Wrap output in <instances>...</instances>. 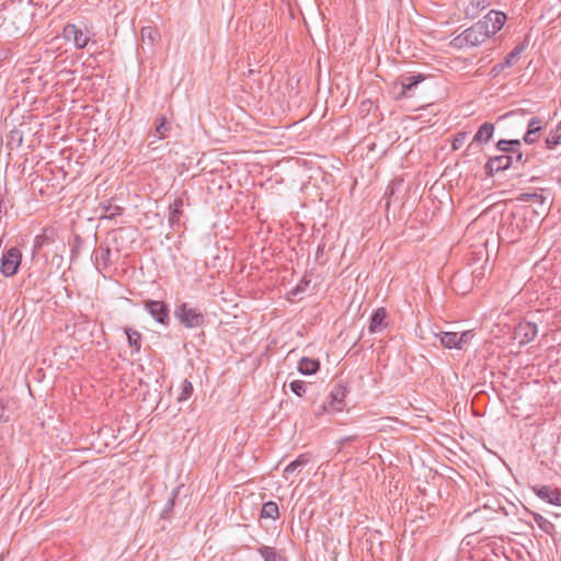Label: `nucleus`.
Listing matches in <instances>:
<instances>
[{
  "label": "nucleus",
  "mask_w": 561,
  "mask_h": 561,
  "mask_svg": "<svg viewBox=\"0 0 561 561\" xmlns=\"http://www.w3.org/2000/svg\"><path fill=\"white\" fill-rule=\"evenodd\" d=\"M506 15L503 12L491 10L483 19L454 38L457 47H474L484 43L499 32L505 24Z\"/></svg>",
  "instance_id": "nucleus-1"
},
{
  "label": "nucleus",
  "mask_w": 561,
  "mask_h": 561,
  "mask_svg": "<svg viewBox=\"0 0 561 561\" xmlns=\"http://www.w3.org/2000/svg\"><path fill=\"white\" fill-rule=\"evenodd\" d=\"M494 124L490 122L483 123L474 134L471 142L468 145L462 159L457 163L459 168L468 165L466 172H477L478 167L482 164L481 146L488 144L494 134Z\"/></svg>",
  "instance_id": "nucleus-2"
},
{
  "label": "nucleus",
  "mask_w": 561,
  "mask_h": 561,
  "mask_svg": "<svg viewBox=\"0 0 561 561\" xmlns=\"http://www.w3.org/2000/svg\"><path fill=\"white\" fill-rule=\"evenodd\" d=\"M174 317L186 329L203 328L206 322V312L191 302H181L174 309Z\"/></svg>",
  "instance_id": "nucleus-3"
},
{
  "label": "nucleus",
  "mask_w": 561,
  "mask_h": 561,
  "mask_svg": "<svg viewBox=\"0 0 561 561\" xmlns=\"http://www.w3.org/2000/svg\"><path fill=\"white\" fill-rule=\"evenodd\" d=\"M22 253L16 247L10 248L2 254L0 260V272L7 276H13L21 264Z\"/></svg>",
  "instance_id": "nucleus-4"
},
{
  "label": "nucleus",
  "mask_w": 561,
  "mask_h": 561,
  "mask_svg": "<svg viewBox=\"0 0 561 561\" xmlns=\"http://www.w3.org/2000/svg\"><path fill=\"white\" fill-rule=\"evenodd\" d=\"M62 36L67 42H72L75 47L78 49L87 47L91 38L90 31L88 28L82 30L76 24L71 23L64 27Z\"/></svg>",
  "instance_id": "nucleus-5"
},
{
  "label": "nucleus",
  "mask_w": 561,
  "mask_h": 561,
  "mask_svg": "<svg viewBox=\"0 0 561 561\" xmlns=\"http://www.w3.org/2000/svg\"><path fill=\"white\" fill-rule=\"evenodd\" d=\"M347 393V389L342 383H337L333 387L329 394V400L327 403L322 405V410H331L334 412H341L343 411L345 407V397Z\"/></svg>",
  "instance_id": "nucleus-6"
},
{
  "label": "nucleus",
  "mask_w": 561,
  "mask_h": 561,
  "mask_svg": "<svg viewBox=\"0 0 561 561\" xmlns=\"http://www.w3.org/2000/svg\"><path fill=\"white\" fill-rule=\"evenodd\" d=\"M516 163L513 154H499L490 157L484 163L486 175H493L495 172L505 171Z\"/></svg>",
  "instance_id": "nucleus-7"
},
{
  "label": "nucleus",
  "mask_w": 561,
  "mask_h": 561,
  "mask_svg": "<svg viewBox=\"0 0 561 561\" xmlns=\"http://www.w3.org/2000/svg\"><path fill=\"white\" fill-rule=\"evenodd\" d=\"M145 309L150 316L161 324H168L170 321V310L164 301L160 300H147L145 302Z\"/></svg>",
  "instance_id": "nucleus-8"
},
{
  "label": "nucleus",
  "mask_w": 561,
  "mask_h": 561,
  "mask_svg": "<svg viewBox=\"0 0 561 561\" xmlns=\"http://www.w3.org/2000/svg\"><path fill=\"white\" fill-rule=\"evenodd\" d=\"M531 491L541 500L561 506V491L549 485H533Z\"/></svg>",
  "instance_id": "nucleus-9"
},
{
  "label": "nucleus",
  "mask_w": 561,
  "mask_h": 561,
  "mask_svg": "<svg viewBox=\"0 0 561 561\" xmlns=\"http://www.w3.org/2000/svg\"><path fill=\"white\" fill-rule=\"evenodd\" d=\"M538 333V328L536 323L533 322H520L514 332L515 339L518 340L519 344L525 345L531 342Z\"/></svg>",
  "instance_id": "nucleus-10"
},
{
  "label": "nucleus",
  "mask_w": 561,
  "mask_h": 561,
  "mask_svg": "<svg viewBox=\"0 0 561 561\" xmlns=\"http://www.w3.org/2000/svg\"><path fill=\"white\" fill-rule=\"evenodd\" d=\"M543 129V121L538 116H531L527 122V129L523 140L527 145H533L538 140L540 131Z\"/></svg>",
  "instance_id": "nucleus-11"
},
{
  "label": "nucleus",
  "mask_w": 561,
  "mask_h": 561,
  "mask_svg": "<svg viewBox=\"0 0 561 561\" xmlns=\"http://www.w3.org/2000/svg\"><path fill=\"white\" fill-rule=\"evenodd\" d=\"M425 80V76L422 73L412 75L401 78L399 84V91L397 93L398 99L408 98L409 93L421 82Z\"/></svg>",
  "instance_id": "nucleus-12"
},
{
  "label": "nucleus",
  "mask_w": 561,
  "mask_h": 561,
  "mask_svg": "<svg viewBox=\"0 0 561 561\" xmlns=\"http://www.w3.org/2000/svg\"><path fill=\"white\" fill-rule=\"evenodd\" d=\"M184 195H186V192H183L182 195L175 197L169 207V224L171 227L180 224V219L183 214L182 207L184 204Z\"/></svg>",
  "instance_id": "nucleus-13"
},
{
  "label": "nucleus",
  "mask_w": 561,
  "mask_h": 561,
  "mask_svg": "<svg viewBox=\"0 0 561 561\" xmlns=\"http://www.w3.org/2000/svg\"><path fill=\"white\" fill-rule=\"evenodd\" d=\"M94 264L99 271L105 270L111 263V249L100 245L93 252Z\"/></svg>",
  "instance_id": "nucleus-14"
},
{
  "label": "nucleus",
  "mask_w": 561,
  "mask_h": 561,
  "mask_svg": "<svg viewBox=\"0 0 561 561\" xmlns=\"http://www.w3.org/2000/svg\"><path fill=\"white\" fill-rule=\"evenodd\" d=\"M524 45H520V46H516L506 57L505 59L502 61V62H499L496 64L491 72L496 76L499 75L503 69L507 68V67H511L513 65V60L517 57H519V55L523 53L524 50Z\"/></svg>",
  "instance_id": "nucleus-15"
},
{
  "label": "nucleus",
  "mask_w": 561,
  "mask_h": 561,
  "mask_svg": "<svg viewBox=\"0 0 561 561\" xmlns=\"http://www.w3.org/2000/svg\"><path fill=\"white\" fill-rule=\"evenodd\" d=\"M387 318V311L385 308H378L370 317L368 330L370 333H377L383 328V322Z\"/></svg>",
  "instance_id": "nucleus-16"
},
{
  "label": "nucleus",
  "mask_w": 561,
  "mask_h": 561,
  "mask_svg": "<svg viewBox=\"0 0 561 561\" xmlns=\"http://www.w3.org/2000/svg\"><path fill=\"white\" fill-rule=\"evenodd\" d=\"M102 209V218L113 219L117 216H121L124 211V207L116 205L113 201L108 199L102 202L100 205Z\"/></svg>",
  "instance_id": "nucleus-17"
},
{
  "label": "nucleus",
  "mask_w": 561,
  "mask_h": 561,
  "mask_svg": "<svg viewBox=\"0 0 561 561\" xmlns=\"http://www.w3.org/2000/svg\"><path fill=\"white\" fill-rule=\"evenodd\" d=\"M320 368V363L318 359L302 357L298 363V371L302 375H313Z\"/></svg>",
  "instance_id": "nucleus-18"
},
{
  "label": "nucleus",
  "mask_w": 561,
  "mask_h": 561,
  "mask_svg": "<svg viewBox=\"0 0 561 561\" xmlns=\"http://www.w3.org/2000/svg\"><path fill=\"white\" fill-rule=\"evenodd\" d=\"M159 37V32L152 26H144L140 30L141 42L149 47H152Z\"/></svg>",
  "instance_id": "nucleus-19"
},
{
  "label": "nucleus",
  "mask_w": 561,
  "mask_h": 561,
  "mask_svg": "<svg viewBox=\"0 0 561 561\" xmlns=\"http://www.w3.org/2000/svg\"><path fill=\"white\" fill-rule=\"evenodd\" d=\"M257 552L264 561H286V559L274 547L261 546L257 549Z\"/></svg>",
  "instance_id": "nucleus-20"
},
{
  "label": "nucleus",
  "mask_w": 561,
  "mask_h": 561,
  "mask_svg": "<svg viewBox=\"0 0 561 561\" xmlns=\"http://www.w3.org/2000/svg\"><path fill=\"white\" fill-rule=\"evenodd\" d=\"M260 517L277 519L279 517V508L277 503L274 501L265 502L262 506Z\"/></svg>",
  "instance_id": "nucleus-21"
},
{
  "label": "nucleus",
  "mask_w": 561,
  "mask_h": 561,
  "mask_svg": "<svg viewBox=\"0 0 561 561\" xmlns=\"http://www.w3.org/2000/svg\"><path fill=\"white\" fill-rule=\"evenodd\" d=\"M54 240V230L51 228H44L41 234L34 239V249L38 250Z\"/></svg>",
  "instance_id": "nucleus-22"
},
{
  "label": "nucleus",
  "mask_w": 561,
  "mask_h": 561,
  "mask_svg": "<svg viewBox=\"0 0 561 561\" xmlns=\"http://www.w3.org/2000/svg\"><path fill=\"white\" fill-rule=\"evenodd\" d=\"M545 144L547 149H553L556 146L561 144V121L550 130Z\"/></svg>",
  "instance_id": "nucleus-23"
},
{
  "label": "nucleus",
  "mask_w": 561,
  "mask_h": 561,
  "mask_svg": "<svg viewBox=\"0 0 561 561\" xmlns=\"http://www.w3.org/2000/svg\"><path fill=\"white\" fill-rule=\"evenodd\" d=\"M128 345L131 347L133 353H138L141 348V334L134 329H126Z\"/></svg>",
  "instance_id": "nucleus-24"
},
{
  "label": "nucleus",
  "mask_w": 561,
  "mask_h": 561,
  "mask_svg": "<svg viewBox=\"0 0 561 561\" xmlns=\"http://www.w3.org/2000/svg\"><path fill=\"white\" fill-rule=\"evenodd\" d=\"M438 336L442 345H444L445 347L459 350L458 333L443 332Z\"/></svg>",
  "instance_id": "nucleus-25"
},
{
  "label": "nucleus",
  "mask_w": 561,
  "mask_h": 561,
  "mask_svg": "<svg viewBox=\"0 0 561 561\" xmlns=\"http://www.w3.org/2000/svg\"><path fill=\"white\" fill-rule=\"evenodd\" d=\"M309 458L307 455H300L295 460L289 462L284 469V477L287 479L289 474L294 473L298 468L308 463Z\"/></svg>",
  "instance_id": "nucleus-26"
},
{
  "label": "nucleus",
  "mask_w": 561,
  "mask_h": 561,
  "mask_svg": "<svg viewBox=\"0 0 561 561\" xmlns=\"http://www.w3.org/2000/svg\"><path fill=\"white\" fill-rule=\"evenodd\" d=\"M168 131H169V125H168L167 118L164 116H159L154 123V134H153L154 140L163 139L164 137H167Z\"/></svg>",
  "instance_id": "nucleus-27"
},
{
  "label": "nucleus",
  "mask_w": 561,
  "mask_h": 561,
  "mask_svg": "<svg viewBox=\"0 0 561 561\" xmlns=\"http://www.w3.org/2000/svg\"><path fill=\"white\" fill-rule=\"evenodd\" d=\"M537 526L547 535H552L554 531V525L538 513H531Z\"/></svg>",
  "instance_id": "nucleus-28"
},
{
  "label": "nucleus",
  "mask_w": 561,
  "mask_h": 561,
  "mask_svg": "<svg viewBox=\"0 0 561 561\" xmlns=\"http://www.w3.org/2000/svg\"><path fill=\"white\" fill-rule=\"evenodd\" d=\"M508 146L512 147V154L515 158L516 163L520 164L523 163V152L520 151L522 142L519 139H510Z\"/></svg>",
  "instance_id": "nucleus-29"
},
{
  "label": "nucleus",
  "mask_w": 561,
  "mask_h": 561,
  "mask_svg": "<svg viewBox=\"0 0 561 561\" xmlns=\"http://www.w3.org/2000/svg\"><path fill=\"white\" fill-rule=\"evenodd\" d=\"M193 385L191 381H188L187 379H185L183 382H182V387H181V393L179 396V401H186L193 393Z\"/></svg>",
  "instance_id": "nucleus-30"
},
{
  "label": "nucleus",
  "mask_w": 561,
  "mask_h": 561,
  "mask_svg": "<svg viewBox=\"0 0 561 561\" xmlns=\"http://www.w3.org/2000/svg\"><path fill=\"white\" fill-rule=\"evenodd\" d=\"M467 136H468L467 131H459L454 136L453 141H451L453 151H457L462 147V145L465 144V141L467 139Z\"/></svg>",
  "instance_id": "nucleus-31"
},
{
  "label": "nucleus",
  "mask_w": 561,
  "mask_h": 561,
  "mask_svg": "<svg viewBox=\"0 0 561 561\" xmlns=\"http://www.w3.org/2000/svg\"><path fill=\"white\" fill-rule=\"evenodd\" d=\"M289 389L298 397H302L306 393V382L301 380H293L289 382Z\"/></svg>",
  "instance_id": "nucleus-32"
},
{
  "label": "nucleus",
  "mask_w": 561,
  "mask_h": 561,
  "mask_svg": "<svg viewBox=\"0 0 561 561\" xmlns=\"http://www.w3.org/2000/svg\"><path fill=\"white\" fill-rule=\"evenodd\" d=\"M520 201H524V202H528V201H533V202H536V203H540L542 204L545 198L542 197V195L540 194H537V193H533V194H522L520 197H519Z\"/></svg>",
  "instance_id": "nucleus-33"
},
{
  "label": "nucleus",
  "mask_w": 561,
  "mask_h": 561,
  "mask_svg": "<svg viewBox=\"0 0 561 561\" xmlns=\"http://www.w3.org/2000/svg\"><path fill=\"white\" fill-rule=\"evenodd\" d=\"M503 144H508V141L506 139L499 140L495 145L496 150L502 152L501 154H512V147Z\"/></svg>",
  "instance_id": "nucleus-34"
},
{
  "label": "nucleus",
  "mask_w": 561,
  "mask_h": 561,
  "mask_svg": "<svg viewBox=\"0 0 561 561\" xmlns=\"http://www.w3.org/2000/svg\"><path fill=\"white\" fill-rule=\"evenodd\" d=\"M472 336L473 334L471 331H465L458 334L459 350H461L463 345L467 344Z\"/></svg>",
  "instance_id": "nucleus-35"
},
{
  "label": "nucleus",
  "mask_w": 561,
  "mask_h": 561,
  "mask_svg": "<svg viewBox=\"0 0 561 561\" xmlns=\"http://www.w3.org/2000/svg\"><path fill=\"white\" fill-rule=\"evenodd\" d=\"M175 497H176V493H175V492H173V493H172V496L168 500V502H167V504H165V506H164V508H163V511H162V514H161V515H162V517H165V515H167L170 511H172V508H173V506H174V504H175Z\"/></svg>",
  "instance_id": "nucleus-36"
},
{
  "label": "nucleus",
  "mask_w": 561,
  "mask_h": 561,
  "mask_svg": "<svg viewBox=\"0 0 561 561\" xmlns=\"http://www.w3.org/2000/svg\"><path fill=\"white\" fill-rule=\"evenodd\" d=\"M484 275H485L484 266H481L480 268H476L472 271V277H473L474 282L480 283L484 278Z\"/></svg>",
  "instance_id": "nucleus-37"
},
{
  "label": "nucleus",
  "mask_w": 561,
  "mask_h": 561,
  "mask_svg": "<svg viewBox=\"0 0 561 561\" xmlns=\"http://www.w3.org/2000/svg\"><path fill=\"white\" fill-rule=\"evenodd\" d=\"M356 438H357V436H355V435L354 436H346V437L342 438L340 443L343 445V444H346V443H351V442L355 440Z\"/></svg>",
  "instance_id": "nucleus-38"
},
{
  "label": "nucleus",
  "mask_w": 561,
  "mask_h": 561,
  "mask_svg": "<svg viewBox=\"0 0 561 561\" xmlns=\"http://www.w3.org/2000/svg\"><path fill=\"white\" fill-rule=\"evenodd\" d=\"M12 139L13 140H18V142L20 144L22 141V135L20 131H13L12 133Z\"/></svg>",
  "instance_id": "nucleus-39"
},
{
  "label": "nucleus",
  "mask_w": 561,
  "mask_h": 561,
  "mask_svg": "<svg viewBox=\"0 0 561 561\" xmlns=\"http://www.w3.org/2000/svg\"><path fill=\"white\" fill-rule=\"evenodd\" d=\"M8 417L4 415V408L0 407V422H7Z\"/></svg>",
  "instance_id": "nucleus-40"
},
{
  "label": "nucleus",
  "mask_w": 561,
  "mask_h": 561,
  "mask_svg": "<svg viewBox=\"0 0 561 561\" xmlns=\"http://www.w3.org/2000/svg\"><path fill=\"white\" fill-rule=\"evenodd\" d=\"M304 290V286L301 285H298L296 286V288L293 290V294L294 295H297L298 293Z\"/></svg>",
  "instance_id": "nucleus-41"
},
{
  "label": "nucleus",
  "mask_w": 561,
  "mask_h": 561,
  "mask_svg": "<svg viewBox=\"0 0 561 561\" xmlns=\"http://www.w3.org/2000/svg\"><path fill=\"white\" fill-rule=\"evenodd\" d=\"M516 113H517L516 111H511V112H508V113L504 114L503 116H501V117H500V119L505 118V117H508V116H512V115H514V114H516Z\"/></svg>",
  "instance_id": "nucleus-42"
},
{
  "label": "nucleus",
  "mask_w": 561,
  "mask_h": 561,
  "mask_svg": "<svg viewBox=\"0 0 561 561\" xmlns=\"http://www.w3.org/2000/svg\"><path fill=\"white\" fill-rule=\"evenodd\" d=\"M480 5H481V2H480V1H477V4H476V2H474V1H472V2L470 3V7H471L472 9H474V8H477V9H478Z\"/></svg>",
  "instance_id": "nucleus-43"
},
{
  "label": "nucleus",
  "mask_w": 561,
  "mask_h": 561,
  "mask_svg": "<svg viewBox=\"0 0 561 561\" xmlns=\"http://www.w3.org/2000/svg\"><path fill=\"white\" fill-rule=\"evenodd\" d=\"M38 179H39V182L42 183V182H44V181H45V179H46V178L41 176V178H38Z\"/></svg>",
  "instance_id": "nucleus-44"
},
{
  "label": "nucleus",
  "mask_w": 561,
  "mask_h": 561,
  "mask_svg": "<svg viewBox=\"0 0 561 561\" xmlns=\"http://www.w3.org/2000/svg\"><path fill=\"white\" fill-rule=\"evenodd\" d=\"M318 251H323V247H322V245H319V247H318Z\"/></svg>",
  "instance_id": "nucleus-45"
},
{
  "label": "nucleus",
  "mask_w": 561,
  "mask_h": 561,
  "mask_svg": "<svg viewBox=\"0 0 561 561\" xmlns=\"http://www.w3.org/2000/svg\"><path fill=\"white\" fill-rule=\"evenodd\" d=\"M558 183L561 185V178H558Z\"/></svg>",
  "instance_id": "nucleus-46"
}]
</instances>
